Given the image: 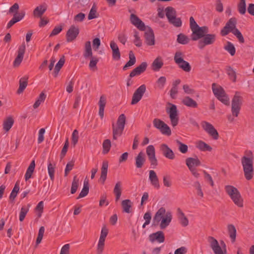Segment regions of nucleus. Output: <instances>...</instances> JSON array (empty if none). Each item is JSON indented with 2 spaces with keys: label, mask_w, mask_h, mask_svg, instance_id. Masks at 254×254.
<instances>
[{
  "label": "nucleus",
  "mask_w": 254,
  "mask_h": 254,
  "mask_svg": "<svg viewBox=\"0 0 254 254\" xmlns=\"http://www.w3.org/2000/svg\"><path fill=\"white\" fill-rule=\"evenodd\" d=\"M182 103L184 105L190 108H196L198 106L196 102L189 96H186L183 98Z\"/></svg>",
  "instance_id": "nucleus-33"
},
{
  "label": "nucleus",
  "mask_w": 254,
  "mask_h": 254,
  "mask_svg": "<svg viewBox=\"0 0 254 254\" xmlns=\"http://www.w3.org/2000/svg\"><path fill=\"white\" fill-rule=\"evenodd\" d=\"M129 60L127 62V63L123 67V69L124 70H126L127 67L134 65L136 62L135 57L132 51H130L129 53Z\"/></svg>",
  "instance_id": "nucleus-43"
},
{
  "label": "nucleus",
  "mask_w": 254,
  "mask_h": 254,
  "mask_svg": "<svg viewBox=\"0 0 254 254\" xmlns=\"http://www.w3.org/2000/svg\"><path fill=\"white\" fill-rule=\"evenodd\" d=\"M163 58L161 56H158L152 62L151 67L153 71H158L163 67Z\"/></svg>",
  "instance_id": "nucleus-27"
},
{
  "label": "nucleus",
  "mask_w": 254,
  "mask_h": 254,
  "mask_svg": "<svg viewBox=\"0 0 254 254\" xmlns=\"http://www.w3.org/2000/svg\"><path fill=\"white\" fill-rule=\"evenodd\" d=\"M64 57H62L60 59L58 63L56 64L55 68L53 72V75L55 77H57L58 75L59 72L62 67L64 65Z\"/></svg>",
  "instance_id": "nucleus-42"
},
{
  "label": "nucleus",
  "mask_w": 254,
  "mask_h": 254,
  "mask_svg": "<svg viewBox=\"0 0 254 254\" xmlns=\"http://www.w3.org/2000/svg\"><path fill=\"white\" fill-rule=\"evenodd\" d=\"M132 205V202L129 199H125L122 201V206L123 211L127 213L131 212Z\"/></svg>",
  "instance_id": "nucleus-36"
},
{
  "label": "nucleus",
  "mask_w": 254,
  "mask_h": 254,
  "mask_svg": "<svg viewBox=\"0 0 254 254\" xmlns=\"http://www.w3.org/2000/svg\"><path fill=\"white\" fill-rule=\"evenodd\" d=\"M46 98V94L43 92H41L33 105L34 108H37L41 103L44 102Z\"/></svg>",
  "instance_id": "nucleus-48"
},
{
  "label": "nucleus",
  "mask_w": 254,
  "mask_h": 254,
  "mask_svg": "<svg viewBox=\"0 0 254 254\" xmlns=\"http://www.w3.org/2000/svg\"><path fill=\"white\" fill-rule=\"evenodd\" d=\"M108 166V162L106 160L103 161L101 169L100 177L99 180L103 184H104L107 179Z\"/></svg>",
  "instance_id": "nucleus-26"
},
{
  "label": "nucleus",
  "mask_w": 254,
  "mask_h": 254,
  "mask_svg": "<svg viewBox=\"0 0 254 254\" xmlns=\"http://www.w3.org/2000/svg\"><path fill=\"white\" fill-rule=\"evenodd\" d=\"M145 33V42L149 46H153L155 44V37L152 29L149 26H147L144 29Z\"/></svg>",
  "instance_id": "nucleus-18"
},
{
  "label": "nucleus",
  "mask_w": 254,
  "mask_h": 254,
  "mask_svg": "<svg viewBox=\"0 0 254 254\" xmlns=\"http://www.w3.org/2000/svg\"><path fill=\"white\" fill-rule=\"evenodd\" d=\"M238 10L241 14H244L246 11V3L245 0H240L238 4Z\"/></svg>",
  "instance_id": "nucleus-58"
},
{
  "label": "nucleus",
  "mask_w": 254,
  "mask_h": 254,
  "mask_svg": "<svg viewBox=\"0 0 254 254\" xmlns=\"http://www.w3.org/2000/svg\"><path fill=\"white\" fill-rule=\"evenodd\" d=\"M224 49L230 53L231 56H234L236 52L235 48L233 44L228 42L224 47Z\"/></svg>",
  "instance_id": "nucleus-57"
},
{
  "label": "nucleus",
  "mask_w": 254,
  "mask_h": 254,
  "mask_svg": "<svg viewBox=\"0 0 254 254\" xmlns=\"http://www.w3.org/2000/svg\"><path fill=\"white\" fill-rule=\"evenodd\" d=\"M169 22L176 27H180L182 25V21L180 18H178L175 16L171 20H169Z\"/></svg>",
  "instance_id": "nucleus-62"
},
{
  "label": "nucleus",
  "mask_w": 254,
  "mask_h": 254,
  "mask_svg": "<svg viewBox=\"0 0 254 254\" xmlns=\"http://www.w3.org/2000/svg\"><path fill=\"white\" fill-rule=\"evenodd\" d=\"M14 123V120L11 117H7L3 122V128L6 132L8 131Z\"/></svg>",
  "instance_id": "nucleus-35"
},
{
  "label": "nucleus",
  "mask_w": 254,
  "mask_h": 254,
  "mask_svg": "<svg viewBox=\"0 0 254 254\" xmlns=\"http://www.w3.org/2000/svg\"><path fill=\"white\" fill-rule=\"evenodd\" d=\"M185 57L184 53L181 51H177L174 54V60L175 63L177 64H181L183 61Z\"/></svg>",
  "instance_id": "nucleus-46"
},
{
  "label": "nucleus",
  "mask_w": 254,
  "mask_h": 254,
  "mask_svg": "<svg viewBox=\"0 0 254 254\" xmlns=\"http://www.w3.org/2000/svg\"><path fill=\"white\" fill-rule=\"evenodd\" d=\"M133 38V43L135 45L138 47H141L142 45V43L140 39L139 33L136 30L134 31Z\"/></svg>",
  "instance_id": "nucleus-55"
},
{
  "label": "nucleus",
  "mask_w": 254,
  "mask_h": 254,
  "mask_svg": "<svg viewBox=\"0 0 254 254\" xmlns=\"http://www.w3.org/2000/svg\"><path fill=\"white\" fill-rule=\"evenodd\" d=\"M135 160L136 168H141L145 162V156L144 153L142 151L140 152L135 157Z\"/></svg>",
  "instance_id": "nucleus-31"
},
{
  "label": "nucleus",
  "mask_w": 254,
  "mask_h": 254,
  "mask_svg": "<svg viewBox=\"0 0 254 254\" xmlns=\"http://www.w3.org/2000/svg\"><path fill=\"white\" fill-rule=\"evenodd\" d=\"M110 46L112 51L113 59L116 61H119L121 59V53L118 46L114 41L110 42Z\"/></svg>",
  "instance_id": "nucleus-25"
},
{
  "label": "nucleus",
  "mask_w": 254,
  "mask_h": 254,
  "mask_svg": "<svg viewBox=\"0 0 254 254\" xmlns=\"http://www.w3.org/2000/svg\"><path fill=\"white\" fill-rule=\"evenodd\" d=\"M248 156H244L242 158V165L243 166L244 175L248 180H251L253 177V155L252 151L247 153Z\"/></svg>",
  "instance_id": "nucleus-3"
},
{
  "label": "nucleus",
  "mask_w": 254,
  "mask_h": 254,
  "mask_svg": "<svg viewBox=\"0 0 254 254\" xmlns=\"http://www.w3.org/2000/svg\"><path fill=\"white\" fill-rule=\"evenodd\" d=\"M25 50L26 46L25 44L23 43L18 47L17 52V55L13 62L14 66L17 67L20 65L23 59Z\"/></svg>",
  "instance_id": "nucleus-16"
},
{
  "label": "nucleus",
  "mask_w": 254,
  "mask_h": 254,
  "mask_svg": "<svg viewBox=\"0 0 254 254\" xmlns=\"http://www.w3.org/2000/svg\"><path fill=\"white\" fill-rule=\"evenodd\" d=\"M28 77L26 76L21 77L19 80V86L17 90L18 94H21L23 92L28 84Z\"/></svg>",
  "instance_id": "nucleus-37"
},
{
  "label": "nucleus",
  "mask_w": 254,
  "mask_h": 254,
  "mask_svg": "<svg viewBox=\"0 0 254 254\" xmlns=\"http://www.w3.org/2000/svg\"><path fill=\"white\" fill-rule=\"evenodd\" d=\"M148 180L150 184L154 188L158 189L160 187L159 181L157 174L154 170L149 171Z\"/></svg>",
  "instance_id": "nucleus-23"
},
{
  "label": "nucleus",
  "mask_w": 254,
  "mask_h": 254,
  "mask_svg": "<svg viewBox=\"0 0 254 254\" xmlns=\"http://www.w3.org/2000/svg\"><path fill=\"white\" fill-rule=\"evenodd\" d=\"M79 179L77 178L76 176H74L73 177L71 188V193L72 194H74L76 191L79 186Z\"/></svg>",
  "instance_id": "nucleus-56"
},
{
  "label": "nucleus",
  "mask_w": 254,
  "mask_h": 254,
  "mask_svg": "<svg viewBox=\"0 0 254 254\" xmlns=\"http://www.w3.org/2000/svg\"><path fill=\"white\" fill-rule=\"evenodd\" d=\"M56 164H52L49 162L48 164V174L51 180L53 181L55 178V171Z\"/></svg>",
  "instance_id": "nucleus-51"
},
{
  "label": "nucleus",
  "mask_w": 254,
  "mask_h": 254,
  "mask_svg": "<svg viewBox=\"0 0 254 254\" xmlns=\"http://www.w3.org/2000/svg\"><path fill=\"white\" fill-rule=\"evenodd\" d=\"M84 57L87 59L89 57H92L93 56V53L91 48L90 41H87L85 43L84 46Z\"/></svg>",
  "instance_id": "nucleus-41"
},
{
  "label": "nucleus",
  "mask_w": 254,
  "mask_h": 254,
  "mask_svg": "<svg viewBox=\"0 0 254 254\" xmlns=\"http://www.w3.org/2000/svg\"><path fill=\"white\" fill-rule=\"evenodd\" d=\"M236 24V19L234 18H231L226 23L225 26L222 29L221 33L223 36H225L228 34L230 32H233L235 30Z\"/></svg>",
  "instance_id": "nucleus-19"
},
{
  "label": "nucleus",
  "mask_w": 254,
  "mask_h": 254,
  "mask_svg": "<svg viewBox=\"0 0 254 254\" xmlns=\"http://www.w3.org/2000/svg\"><path fill=\"white\" fill-rule=\"evenodd\" d=\"M149 240L151 243H162L165 241V236L162 231H158L149 235Z\"/></svg>",
  "instance_id": "nucleus-20"
},
{
  "label": "nucleus",
  "mask_w": 254,
  "mask_h": 254,
  "mask_svg": "<svg viewBox=\"0 0 254 254\" xmlns=\"http://www.w3.org/2000/svg\"><path fill=\"white\" fill-rule=\"evenodd\" d=\"M186 164L189 170H190L199 166L201 165V162L196 156L189 157L186 159Z\"/></svg>",
  "instance_id": "nucleus-24"
},
{
  "label": "nucleus",
  "mask_w": 254,
  "mask_h": 254,
  "mask_svg": "<svg viewBox=\"0 0 254 254\" xmlns=\"http://www.w3.org/2000/svg\"><path fill=\"white\" fill-rule=\"evenodd\" d=\"M19 190V184L16 182L15 186L10 193V198L11 199H14L17 195V193Z\"/></svg>",
  "instance_id": "nucleus-63"
},
{
  "label": "nucleus",
  "mask_w": 254,
  "mask_h": 254,
  "mask_svg": "<svg viewBox=\"0 0 254 254\" xmlns=\"http://www.w3.org/2000/svg\"><path fill=\"white\" fill-rule=\"evenodd\" d=\"M216 36L215 34H205L202 39L198 42V48L202 49L205 46L214 44L216 40Z\"/></svg>",
  "instance_id": "nucleus-13"
},
{
  "label": "nucleus",
  "mask_w": 254,
  "mask_h": 254,
  "mask_svg": "<svg viewBox=\"0 0 254 254\" xmlns=\"http://www.w3.org/2000/svg\"><path fill=\"white\" fill-rule=\"evenodd\" d=\"M210 246L215 254H227L226 245L223 241H221L220 244L214 237L208 238Z\"/></svg>",
  "instance_id": "nucleus-5"
},
{
  "label": "nucleus",
  "mask_w": 254,
  "mask_h": 254,
  "mask_svg": "<svg viewBox=\"0 0 254 254\" xmlns=\"http://www.w3.org/2000/svg\"><path fill=\"white\" fill-rule=\"evenodd\" d=\"M242 104V98L239 92H236L232 101L231 111L232 115L237 117L239 114Z\"/></svg>",
  "instance_id": "nucleus-10"
},
{
  "label": "nucleus",
  "mask_w": 254,
  "mask_h": 254,
  "mask_svg": "<svg viewBox=\"0 0 254 254\" xmlns=\"http://www.w3.org/2000/svg\"><path fill=\"white\" fill-rule=\"evenodd\" d=\"M146 87L144 85L140 86L134 93L131 104L134 105L138 103L142 98V97L145 92Z\"/></svg>",
  "instance_id": "nucleus-17"
},
{
  "label": "nucleus",
  "mask_w": 254,
  "mask_h": 254,
  "mask_svg": "<svg viewBox=\"0 0 254 254\" xmlns=\"http://www.w3.org/2000/svg\"><path fill=\"white\" fill-rule=\"evenodd\" d=\"M89 192L88 182L85 180L83 183V188L80 192L78 198H82L86 196Z\"/></svg>",
  "instance_id": "nucleus-44"
},
{
  "label": "nucleus",
  "mask_w": 254,
  "mask_h": 254,
  "mask_svg": "<svg viewBox=\"0 0 254 254\" xmlns=\"http://www.w3.org/2000/svg\"><path fill=\"white\" fill-rule=\"evenodd\" d=\"M173 214L165 207H161L156 212L153 218L154 225L158 226L161 230L168 227L172 221Z\"/></svg>",
  "instance_id": "nucleus-1"
},
{
  "label": "nucleus",
  "mask_w": 254,
  "mask_h": 254,
  "mask_svg": "<svg viewBox=\"0 0 254 254\" xmlns=\"http://www.w3.org/2000/svg\"><path fill=\"white\" fill-rule=\"evenodd\" d=\"M35 168V163L34 160H32L30 165L28 167L24 176L25 181H28L32 176Z\"/></svg>",
  "instance_id": "nucleus-34"
},
{
  "label": "nucleus",
  "mask_w": 254,
  "mask_h": 254,
  "mask_svg": "<svg viewBox=\"0 0 254 254\" xmlns=\"http://www.w3.org/2000/svg\"><path fill=\"white\" fill-rule=\"evenodd\" d=\"M129 20L131 24L139 30H144L145 28L147 26L136 15H130Z\"/></svg>",
  "instance_id": "nucleus-21"
},
{
  "label": "nucleus",
  "mask_w": 254,
  "mask_h": 254,
  "mask_svg": "<svg viewBox=\"0 0 254 254\" xmlns=\"http://www.w3.org/2000/svg\"><path fill=\"white\" fill-rule=\"evenodd\" d=\"M90 60L89 64V69L93 71H95L97 69V64L99 62L98 59L96 57H90Z\"/></svg>",
  "instance_id": "nucleus-45"
},
{
  "label": "nucleus",
  "mask_w": 254,
  "mask_h": 254,
  "mask_svg": "<svg viewBox=\"0 0 254 254\" xmlns=\"http://www.w3.org/2000/svg\"><path fill=\"white\" fill-rule=\"evenodd\" d=\"M47 10L45 5H40L37 6L33 11V15L36 17H41Z\"/></svg>",
  "instance_id": "nucleus-38"
},
{
  "label": "nucleus",
  "mask_w": 254,
  "mask_h": 254,
  "mask_svg": "<svg viewBox=\"0 0 254 254\" xmlns=\"http://www.w3.org/2000/svg\"><path fill=\"white\" fill-rule=\"evenodd\" d=\"M146 153L151 165L156 166L157 165V160L155 155V149L153 145H148L146 148Z\"/></svg>",
  "instance_id": "nucleus-14"
},
{
  "label": "nucleus",
  "mask_w": 254,
  "mask_h": 254,
  "mask_svg": "<svg viewBox=\"0 0 254 254\" xmlns=\"http://www.w3.org/2000/svg\"><path fill=\"white\" fill-rule=\"evenodd\" d=\"M163 185L165 187L170 188L172 186V183L169 176H164L163 178Z\"/></svg>",
  "instance_id": "nucleus-61"
},
{
  "label": "nucleus",
  "mask_w": 254,
  "mask_h": 254,
  "mask_svg": "<svg viewBox=\"0 0 254 254\" xmlns=\"http://www.w3.org/2000/svg\"><path fill=\"white\" fill-rule=\"evenodd\" d=\"M79 138V133L78 131L75 129L73 130L72 135H71V142L73 144V145H75L76 144V143L78 142Z\"/></svg>",
  "instance_id": "nucleus-64"
},
{
  "label": "nucleus",
  "mask_w": 254,
  "mask_h": 254,
  "mask_svg": "<svg viewBox=\"0 0 254 254\" xmlns=\"http://www.w3.org/2000/svg\"><path fill=\"white\" fill-rule=\"evenodd\" d=\"M226 193L236 206L243 208L244 206V199L240 191L236 187L227 185L225 187Z\"/></svg>",
  "instance_id": "nucleus-2"
},
{
  "label": "nucleus",
  "mask_w": 254,
  "mask_h": 254,
  "mask_svg": "<svg viewBox=\"0 0 254 254\" xmlns=\"http://www.w3.org/2000/svg\"><path fill=\"white\" fill-rule=\"evenodd\" d=\"M147 64L146 62L142 63L139 65L135 68L129 74L130 77L138 75L143 72L146 69Z\"/></svg>",
  "instance_id": "nucleus-28"
},
{
  "label": "nucleus",
  "mask_w": 254,
  "mask_h": 254,
  "mask_svg": "<svg viewBox=\"0 0 254 254\" xmlns=\"http://www.w3.org/2000/svg\"><path fill=\"white\" fill-rule=\"evenodd\" d=\"M106 104V97L105 95H102L99 99L98 105L99 109V115L101 119L104 117V108Z\"/></svg>",
  "instance_id": "nucleus-30"
},
{
  "label": "nucleus",
  "mask_w": 254,
  "mask_h": 254,
  "mask_svg": "<svg viewBox=\"0 0 254 254\" xmlns=\"http://www.w3.org/2000/svg\"><path fill=\"white\" fill-rule=\"evenodd\" d=\"M153 124L155 128L160 130L162 134L169 136L171 134L170 127L163 121L158 119H155Z\"/></svg>",
  "instance_id": "nucleus-11"
},
{
  "label": "nucleus",
  "mask_w": 254,
  "mask_h": 254,
  "mask_svg": "<svg viewBox=\"0 0 254 254\" xmlns=\"http://www.w3.org/2000/svg\"><path fill=\"white\" fill-rule=\"evenodd\" d=\"M177 42L182 45L187 44L189 42V38L183 34H179L178 35Z\"/></svg>",
  "instance_id": "nucleus-52"
},
{
  "label": "nucleus",
  "mask_w": 254,
  "mask_h": 254,
  "mask_svg": "<svg viewBox=\"0 0 254 254\" xmlns=\"http://www.w3.org/2000/svg\"><path fill=\"white\" fill-rule=\"evenodd\" d=\"M79 33V28L75 25H71L66 34V41L70 42L74 41Z\"/></svg>",
  "instance_id": "nucleus-15"
},
{
  "label": "nucleus",
  "mask_w": 254,
  "mask_h": 254,
  "mask_svg": "<svg viewBox=\"0 0 254 254\" xmlns=\"http://www.w3.org/2000/svg\"><path fill=\"white\" fill-rule=\"evenodd\" d=\"M109 229L106 225L102 227L100 237L97 245V254H102L105 246L106 238L108 234Z\"/></svg>",
  "instance_id": "nucleus-8"
},
{
  "label": "nucleus",
  "mask_w": 254,
  "mask_h": 254,
  "mask_svg": "<svg viewBox=\"0 0 254 254\" xmlns=\"http://www.w3.org/2000/svg\"><path fill=\"white\" fill-rule=\"evenodd\" d=\"M201 126L204 131L213 139L218 140L219 139V133L211 124L206 121H202L201 123Z\"/></svg>",
  "instance_id": "nucleus-9"
},
{
  "label": "nucleus",
  "mask_w": 254,
  "mask_h": 254,
  "mask_svg": "<svg viewBox=\"0 0 254 254\" xmlns=\"http://www.w3.org/2000/svg\"><path fill=\"white\" fill-rule=\"evenodd\" d=\"M177 65L180 68L186 72H190L191 70V66L190 64L185 60L181 62V64H177Z\"/></svg>",
  "instance_id": "nucleus-54"
},
{
  "label": "nucleus",
  "mask_w": 254,
  "mask_h": 254,
  "mask_svg": "<svg viewBox=\"0 0 254 254\" xmlns=\"http://www.w3.org/2000/svg\"><path fill=\"white\" fill-rule=\"evenodd\" d=\"M166 111L169 115L171 125L175 127L179 123V112L177 106L175 104L168 103L166 107Z\"/></svg>",
  "instance_id": "nucleus-6"
},
{
  "label": "nucleus",
  "mask_w": 254,
  "mask_h": 254,
  "mask_svg": "<svg viewBox=\"0 0 254 254\" xmlns=\"http://www.w3.org/2000/svg\"><path fill=\"white\" fill-rule=\"evenodd\" d=\"M165 14L169 21L176 16V11L173 7L169 6L165 8Z\"/></svg>",
  "instance_id": "nucleus-47"
},
{
  "label": "nucleus",
  "mask_w": 254,
  "mask_h": 254,
  "mask_svg": "<svg viewBox=\"0 0 254 254\" xmlns=\"http://www.w3.org/2000/svg\"><path fill=\"white\" fill-rule=\"evenodd\" d=\"M178 214L181 225L184 227L187 226L189 225V220L185 213L181 209H179L178 210Z\"/></svg>",
  "instance_id": "nucleus-39"
},
{
  "label": "nucleus",
  "mask_w": 254,
  "mask_h": 254,
  "mask_svg": "<svg viewBox=\"0 0 254 254\" xmlns=\"http://www.w3.org/2000/svg\"><path fill=\"white\" fill-rule=\"evenodd\" d=\"M97 7L96 4L94 3L90 10L89 13L88 15V19L91 20L97 17Z\"/></svg>",
  "instance_id": "nucleus-50"
},
{
  "label": "nucleus",
  "mask_w": 254,
  "mask_h": 254,
  "mask_svg": "<svg viewBox=\"0 0 254 254\" xmlns=\"http://www.w3.org/2000/svg\"><path fill=\"white\" fill-rule=\"evenodd\" d=\"M74 165V161L73 160L70 161L67 163L64 170L65 176H66L69 172L73 169Z\"/></svg>",
  "instance_id": "nucleus-60"
},
{
  "label": "nucleus",
  "mask_w": 254,
  "mask_h": 254,
  "mask_svg": "<svg viewBox=\"0 0 254 254\" xmlns=\"http://www.w3.org/2000/svg\"><path fill=\"white\" fill-rule=\"evenodd\" d=\"M160 149L163 155L170 160H173L175 158V155L173 150L166 144H162L160 146Z\"/></svg>",
  "instance_id": "nucleus-22"
},
{
  "label": "nucleus",
  "mask_w": 254,
  "mask_h": 254,
  "mask_svg": "<svg viewBox=\"0 0 254 254\" xmlns=\"http://www.w3.org/2000/svg\"><path fill=\"white\" fill-rule=\"evenodd\" d=\"M212 89L214 95L220 101L225 105L229 104V98L221 86L213 83Z\"/></svg>",
  "instance_id": "nucleus-7"
},
{
  "label": "nucleus",
  "mask_w": 254,
  "mask_h": 254,
  "mask_svg": "<svg viewBox=\"0 0 254 254\" xmlns=\"http://www.w3.org/2000/svg\"><path fill=\"white\" fill-rule=\"evenodd\" d=\"M227 230L232 243H234L236 238V229L233 224H229L227 226Z\"/></svg>",
  "instance_id": "nucleus-40"
},
{
  "label": "nucleus",
  "mask_w": 254,
  "mask_h": 254,
  "mask_svg": "<svg viewBox=\"0 0 254 254\" xmlns=\"http://www.w3.org/2000/svg\"><path fill=\"white\" fill-rule=\"evenodd\" d=\"M196 147L201 151H211L212 148L205 142L202 140H198L195 143Z\"/></svg>",
  "instance_id": "nucleus-32"
},
{
  "label": "nucleus",
  "mask_w": 254,
  "mask_h": 254,
  "mask_svg": "<svg viewBox=\"0 0 254 254\" xmlns=\"http://www.w3.org/2000/svg\"><path fill=\"white\" fill-rule=\"evenodd\" d=\"M191 31V39L193 41H196L200 38H202L204 35L208 33V30L207 27H199L198 26L192 29Z\"/></svg>",
  "instance_id": "nucleus-12"
},
{
  "label": "nucleus",
  "mask_w": 254,
  "mask_h": 254,
  "mask_svg": "<svg viewBox=\"0 0 254 254\" xmlns=\"http://www.w3.org/2000/svg\"><path fill=\"white\" fill-rule=\"evenodd\" d=\"M102 153L103 154H107L110 150L111 147V142L110 140L107 139L104 140L102 144Z\"/></svg>",
  "instance_id": "nucleus-49"
},
{
  "label": "nucleus",
  "mask_w": 254,
  "mask_h": 254,
  "mask_svg": "<svg viewBox=\"0 0 254 254\" xmlns=\"http://www.w3.org/2000/svg\"><path fill=\"white\" fill-rule=\"evenodd\" d=\"M126 122V117L124 114L120 115L117 120L116 124H112L113 138L116 140L121 136L125 128Z\"/></svg>",
  "instance_id": "nucleus-4"
},
{
  "label": "nucleus",
  "mask_w": 254,
  "mask_h": 254,
  "mask_svg": "<svg viewBox=\"0 0 254 254\" xmlns=\"http://www.w3.org/2000/svg\"><path fill=\"white\" fill-rule=\"evenodd\" d=\"M143 219L145 220V222L143 224L142 227L144 228L147 225L149 224V223H150V221L151 219V213L150 212H146L143 216Z\"/></svg>",
  "instance_id": "nucleus-59"
},
{
  "label": "nucleus",
  "mask_w": 254,
  "mask_h": 254,
  "mask_svg": "<svg viewBox=\"0 0 254 254\" xmlns=\"http://www.w3.org/2000/svg\"><path fill=\"white\" fill-rule=\"evenodd\" d=\"M30 205H28L27 206H23L21 208L19 213V220L22 222L25 218L26 215L29 211Z\"/></svg>",
  "instance_id": "nucleus-53"
},
{
  "label": "nucleus",
  "mask_w": 254,
  "mask_h": 254,
  "mask_svg": "<svg viewBox=\"0 0 254 254\" xmlns=\"http://www.w3.org/2000/svg\"><path fill=\"white\" fill-rule=\"evenodd\" d=\"M113 192L115 196V200L118 201L120 200L122 192V184L121 182H117L114 188Z\"/></svg>",
  "instance_id": "nucleus-29"
}]
</instances>
